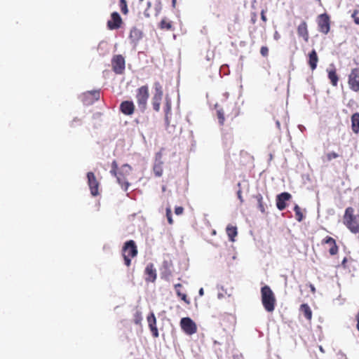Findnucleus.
<instances>
[{
	"label": "nucleus",
	"mask_w": 359,
	"mask_h": 359,
	"mask_svg": "<svg viewBox=\"0 0 359 359\" xmlns=\"http://www.w3.org/2000/svg\"><path fill=\"white\" fill-rule=\"evenodd\" d=\"M344 223L353 233H359V215L354 214V209L348 207L344 215Z\"/></svg>",
	"instance_id": "f257e3e1"
},
{
	"label": "nucleus",
	"mask_w": 359,
	"mask_h": 359,
	"mask_svg": "<svg viewBox=\"0 0 359 359\" xmlns=\"http://www.w3.org/2000/svg\"><path fill=\"white\" fill-rule=\"evenodd\" d=\"M262 303L265 310L271 313L275 309L276 299L274 293L268 285L261 288Z\"/></svg>",
	"instance_id": "f03ea898"
},
{
	"label": "nucleus",
	"mask_w": 359,
	"mask_h": 359,
	"mask_svg": "<svg viewBox=\"0 0 359 359\" xmlns=\"http://www.w3.org/2000/svg\"><path fill=\"white\" fill-rule=\"evenodd\" d=\"M136 98L139 108L142 111H144L147 107V102L149 98L148 87L143 86L138 88Z\"/></svg>",
	"instance_id": "7ed1b4c3"
},
{
	"label": "nucleus",
	"mask_w": 359,
	"mask_h": 359,
	"mask_svg": "<svg viewBox=\"0 0 359 359\" xmlns=\"http://www.w3.org/2000/svg\"><path fill=\"white\" fill-rule=\"evenodd\" d=\"M180 326L183 331L188 335L196 333L197 330L196 323L189 317L182 318L181 319Z\"/></svg>",
	"instance_id": "20e7f679"
},
{
	"label": "nucleus",
	"mask_w": 359,
	"mask_h": 359,
	"mask_svg": "<svg viewBox=\"0 0 359 359\" xmlns=\"http://www.w3.org/2000/svg\"><path fill=\"white\" fill-rule=\"evenodd\" d=\"M155 93L152 97V106L155 111L160 109L161 102L163 97L162 86L158 82L154 83Z\"/></svg>",
	"instance_id": "39448f33"
},
{
	"label": "nucleus",
	"mask_w": 359,
	"mask_h": 359,
	"mask_svg": "<svg viewBox=\"0 0 359 359\" xmlns=\"http://www.w3.org/2000/svg\"><path fill=\"white\" fill-rule=\"evenodd\" d=\"M125 64V59L121 55H116L112 58V68L116 74H121L123 72Z\"/></svg>",
	"instance_id": "423d86ee"
},
{
	"label": "nucleus",
	"mask_w": 359,
	"mask_h": 359,
	"mask_svg": "<svg viewBox=\"0 0 359 359\" xmlns=\"http://www.w3.org/2000/svg\"><path fill=\"white\" fill-rule=\"evenodd\" d=\"M318 25L320 32L325 34H327L330 29V17L326 13L320 15L318 16Z\"/></svg>",
	"instance_id": "0eeeda50"
},
{
	"label": "nucleus",
	"mask_w": 359,
	"mask_h": 359,
	"mask_svg": "<svg viewBox=\"0 0 359 359\" xmlns=\"http://www.w3.org/2000/svg\"><path fill=\"white\" fill-rule=\"evenodd\" d=\"M348 84L353 91L359 90V68L353 69L348 78Z\"/></svg>",
	"instance_id": "6e6552de"
},
{
	"label": "nucleus",
	"mask_w": 359,
	"mask_h": 359,
	"mask_svg": "<svg viewBox=\"0 0 359 359\" xmlns=\"http://www.w3.org/2000/svg\"><path fill=\"white\" fill-rule=\"evenodd\" d=\"M100 99V91L92 90L85 93L82 96V102L86 105L93 104L95 101Z\"/></svg>",
	"instance_id": "1a4fd4ad"
},
{
	"label": "nucleus",
	"mask_w": 359,
	"mask_h": 359,
	"mask_svg": "<svg viewBox=\"0 0 359 359\" xmlns=\"http://www.w3.org/2000/svg\"><path fill=\"white\" fill-rule=\"evenodd\" d=\"M123 254L127 255L128 257H134L137 254V249L134 241L130 240L125 243L123 247Z\"/></svg>",
	"instance_id": "9d476101"
},
{
	"label": "nucleus",
	"mask_w": 359,
	"mask_h": 359,
	"mask_svg": "<svg viewBox=\"0 0 359 359\" xmlns=\"http://www.w3.org/2000/svg\"><path fill=\"white\" fill-rule=\"evenodd\" d=\"M88 184L90 189L91 194L93 196L98 195L99 182L97 181L96 177L93 172H88L87 173Z\"/></svg>",
	"instance_id": "9b49d317"
},
{
	"label": "nucleus",
	"mask_w": 359,
	"mask_h": 359,
	"mask_svg": "<svg viewBox=\"0 0 359 359\" xmlns=\"http://www.w3.org/2000/svg\"><path fill=\"white\" fill-rule=\"evenodd\" d=\"M292 198L288 192H283L276 196V206L279 210H283L287 205L286 202Z\"/></svg>",
	"instance_id": "f8f14e48"
},
{
	"label": "nucleus",
	"mask_w": 359,
	"mask_h": 359,
	"mask_svg": "<svg viewBox=\"0 0 359 359\" xmlns=\"http://www.w3.org/2000/svg\"><path fill=\"white\" fill-rule=\"evenodd\" d=\"M111 19L107 22V27L109 29H117L121 27L122 19L117 12H113L111 15Z\"/></svg>",
	"instance_id": "ddd939ff"
},
{
	"label": "nucleus",
	"mask_w": 359,
	"mask_h": 359,
	"mask_svg": "<svg viewBox=\"0 0 359 359\" xmlns=\"http://www.w3.org/2000/svg\"><path fill=\"white\" fill-rule=\"evenodd\" d=\"M163 161H162V154L161 152H158L156 154L155 162L154 165V172L156 177H161L163 174Z\"/></svg>",
	"instance_id": "4468645a"
},
{
	"label": "nucleus",
	"mask_w": 359,
	"mask_h": 359,
	"mask_svg": "<svg viewBox=\"0 0 359 359\" xmlns=\"http://www.w3.org/2000/svg\"><path fill=\"white\" fill-rule=\"evenodd\" d=\"M135 105L132 101H123L120 104V110L125 115H131L133 114Z\"/></svg>",
	"instance_id": "2eb2a0df"
},
{
	"label": "nucleus",
	"mask_w": 359,
	"mask_h": 359,
	"mask_svg": "<svg viewBox=\"0 0 359 359\" xmlns=\"http://www.w3.org/2000/svg\"><path fill=\"white\" fill-rule=\"evenodd\" d=\"M147 321L149 323V327L150 328V330L152 332L153 337H158V331L156 327V319L153 313H151V314L149 316H148Z\"/></svg>",
	"instance_id": "dca6fc26"
},
{
	"label": "nucleus",
	"mask_w": 359,
	"mask_h": 359,
	"mask_svg": "<svg viewBox=\"0 0 359 359\" xmlns=\"http://www.w3.org/2000/svg\"><path fill=\"white\" fill-rule=\"evenodd\" d=\"M131 170V167L128 164H124L121 166L118 171V175L123 179V190L126 191L128 190L129 183L125 181L124 175L129 174Z\"/></svg>",
	"instance_id": "f3484780"
},
{
	"label": "nucleus",
	"mask_w": 359,
	"mask_h": 359,
	"mask_svg": "<svg viewBox=\"0 0 359 359\" xmlns=\"http://www.w3.org/2000/svg\"><path fill=\"white\" fill-rule=\"evenodd\" d=\"M145 273L148 276L145 278L146 281L154 282L156 279V269L153 264H149L145 269Z\"/></svg>",
	"instance_id": "a211bd4d"
},
{
	"label": "nucleus",
	"mask_w": 359,
	"mask_h": 359,
	"mask_svg": "<svg viewBox=\"0 0 359 359\" xmlns=\"http://www.w3.org/2000/svg\"><path fill=\"white\" fill-rule=\"evenodd\" d=\"M330 67H332V69H327L328 73V78L330 80L332 85L336 86L337 85L339 78L336 73L334 65L331 64Z\"/></svg>",
	"instance_id": "6ab92c4d"
},
{
	"label": "nucleus",
	"mask_w": 359,
	"mask_h": 359,
	"mask_svg": "<svg viewBox=\"0 0 359 359\" xmlns=\"http://www.w3.org/2000/svg\"><path fill=\"white\" fill-rule=\"evenodd\" d=\"M297 34L302 37L306 41L309 39V33L307 30V25L306 22H302L297 27Z\"/></svg>",
	"instance_id": "aec40b11"
},
{
	"label": "nucleus",
	"mask_w": 359,
	"mask_h": 359,
	"mask_svg": "<svg viewBox=\"0 0 359 359\" xmlns=\"http://www.w3.org/2000/svg\"><path fill=\"white\" fill-rule=\"evenodd\" d=\"M318 61L317 53L315 50H312L309 54V65L312 70L316 68Z\"/></svg>",
	"instance_id": "412c9836"
},
{
	"label": "nucleus",
	"mask_w": 359,
	"mask_h": 359,
	"mask_svg": "<svg viewBox=\"0 0 359 359\" xmlns=\"http://www.w3.org/2000/svg\"><path fill=\"white\" fill-rule=\"evenodd\" d=\"M351 128L355 133L359 132V113L356 112L351 116Z\"/></svg>",
	"instance_id": "4be33fe9"
},
{
	"label": "nucleus",
	"mask_w": 359,
	"mask_h": 359,
	"mask_svg": "<svg viewBox=\"0 0 359 359\" xmlns=\"http://www.w3.org/2000/svg\"><path fill=\"white\" fill-rule=\"evenodd\" d=\"M130 38L133 42H137L142 38V32L136 27H133L130 30Z\"/></svg>",
	"instance_id": "5701e85b"
},
{
	"label": "nucleus",
	"mask_w": 359,
	"mask_h": 359,
	"mask_svg": "<svg viewBox=\"0 0 359 359\" xmlns=\"http://www.w3.org/2000/svg\"><path fill=\"white\" fill-rule=\"evenodd\" d=\"M254 197L257 202V207H258L259 210L262 213H264L266 212V205L264 204V203L263 202V197H262V194H257Z\"/></svg>",
	"instance_id": "b1692460"
},
{
	"label": "nucleus",
	"mask_w": 359,
	"mask_h": 359,
	"mask_svg": "<svg viewBox=\"0 0 359 359\" xmlns=\"http://www.w3.org/2000/svg\"><path fill=\"white\" fill-rule=\"evenodd\" d=\"M226 233L229 238V241H234V237L237 236V228L231 225H228L226 229Z\"/></svg>",
	"instance_id": "393cba45"
},
{
	"label": "nucleus",
	"mask_w": 359,
	"mask_h": 359,
	"mask_svg": "<svg viewBox=\"0 0 359 359\" xmlns=\"http://www.w3.org/2000/svg\"><path fill=\"white\" fill-rule=\"evenodd\" d=\"M300 310L306 318H307L308 320H310L311 318L312 312L310 307L307 304H304L301 305Z\"/></svg>",
	"instance_id": "a878e982"
},
{
	"label": "nucleus",
	"mask_w": 359,
	"mask_h": 359,
	"mask_svg": "<svg viewBox=\"0 0 359 359\" xmlns=\"http://www.w3.org/2000/svg\"><path fill=\"white\" fill-rule=\"evenodd\" d=\"M182 285L180 283H177L175 285V288L176 290V294L178 297H181V299L185 302L187 304H189V301L187 299V297L185 294H180V290L178 289L181 287Z\"/></svg>",
	"instance_id": "bb28decb"
},
{
	"label": "nucleus",
	"mask_w": 359,
	"mask_h": 359,
	"mask_svg": "<svg viewBox=\"0 0 359 359\" xmlns=\"http://www.w3.org/2000/svg\"><path fill=\"white\" fill-rule=\"evenodd\" d=\"M109 172L111 175L116 177L117 182L121 186L122 188H123V179L121 178V177L118 175L117 170L111 169Z\"/></svg>",
	"instance_id": "cd10ccee"
},
{
	"label": "nucleus",
	"mask_w": 359,
	"mask_h": 359,
	"mask_svg": "<svg viewBox=\"0 0 359 359\" xmlns=\"http://www.w3.org/2000/svg\"><path fill=\"white\" fill-rule=\"evenodd\" d=\"M294 211L295 212L296 219L298 222H301L303 219V214L301 212V209L299 205H296L294 208Z\"/></svg>",
	"instance_id": "c85d7f7f"
},
{
	"label": "nucleus",
	"mask_w": 359,
	"mask_h": 359,
	"mask_svg": "<svg viewBox=\"0 0 359 359\" xmlns=\"http://www.w3.org/2000/svg\"><path fill=\"white\" fill-rule=\"evenodd\" d=\"M217 118L220 125H223L224 122V114L222 109H219L217 111Z\"/></svg>",
	"instance_id": "c756f323"
},
{
	"label": "nucleus",
	"mask_w": 359,
	"mask_h": 359,
	"mask_svg": "<svg viewBox=\"0 0 359 359\" xmlns=\"http://www.w3.org/2000/svg\"><path fill=\"white\" fill-rule=\"evenodd\" d=\"M120 7L123 13L126 14L128 12L127 3L126 0H120Z\"/></svg>",
	"instance_id": "7c9ffc66"
},
{
	"label": "nucleus",
	"mask_w": 359,
	"mask_h": 359,
	"mask_svg": "<svg viewBox=\"0 0 359 359\" xmlns=\"http://www.w3.org/2000/svg\"><path fill=\"white\" fill-rule=\"evenodd\" d=\"M323 243L325 244L329 245L330 246L336 244L334 238L330 236H327L324 240Z\"/></svg>",
	"instance_id": "2f4dec72"
},
{
	"label": "nucleus",
	"mask_w": 359,
	"mask_h": 359,
	"mask_svg": "<svg viewBox=\"0 0 359 359\" xmlns=\"http://www.w3.org/2000/svg\"><path fill=\"white\" fill-rule=\"evenodd\" d=\"M166 217H167L169 224H172L173 223V221L172 219V213H171V210H170V207L166 208Z\"/></svg>",
	"instance_id": "473e14b6"
},
{
	"label": "nucleus",
	"mask_w": 359,
	"mask_h": 359,
	"mask_svg": "<svg viewBox=\"0 0 359 359\" xmlns=\"http://www.w3.org/2000/svg\"><path fill=\"white\" fill-rule=\"evenodd\" d=\"M171 23L170 22H166L165 20H163L161 22V27L162 29H171Z\"/></svg>",
	"instance_id": "72a5a7b5"
},
{
	"label": "nucleus",
	"mask_w": 359,
	"mask_h": 359,
	"mask_svg": "<svg viewBox=\"0 0 359 359\" xmlns=\"http://www.w3.org/2000/svg\"><path fill=\"white\" fill-rule=\"evenodd\" d=\"M337 251H338V248L336 244L330 246V248L329 250V252L330 255H334L337 254Z\"/></svg>",
	"instance_id": "f704fd0d"
},
{
	"label": "nucleus",
	"mask_w": 359,
	"mask_h": 359,
	"mask_svg": "<svg viewBox=\"0 0 359 359\" xmlns=\"http://www.w3.org/2000/svg\"><path fill=\"white\" fill-rule=\"evenodd\" d=\"M337 157H339V154L335 153V152H334V151L328 153L327 154V161H329L332 160L333 158H336Z\"/></svg>",
	"instance_id": "c9c22d12"
},
{
	"label": "nucleus",
	"mask_w": 359,
	"mask_h": 359,
	"mask_svg": "<svg viewBox=\"0 0 359 359\" xmlns=\"http://www.w3.org/2000/svg\"><path fill=\"white\" fill-rule=\"evenodd\" d=\"M260 53L262 56L266 57L269 54V48L266 46H262L260 49Z\"/></svg>",
	"instance_id": "e433bc0d"
},
{
	"label": "nucleus",
	"mask_w": 359,
	"mask_h": 359,
	"mask_svg": "<svg viewBox=\"0 0 359 359\" xmlns=\"http://www.w3.org/2000/svg\"><path fill=\"white\" fill-rule=\"evenodd\" d=\"M170 110H171V104L168 101H167L165 108V119L166 120L168 119V114L170 111Z\"/></svg>",
	"instance_id": "4c0bfd02"
},
{
	"label": "nucleus",
	"mask_w": 359,
	"mask_h": 359,
	"mask_svg": "<svg viewBox=\"0 0 359 359\" xmlns=\"http://www.w3.org/2000/svg\"><path fill=\"white\" fill-rule=\"evenodd\" d=\"M123 257L126 265L128 266H130V263H131V260L130 259V257H128L127 255H124V254H123Z\"/></svg>",
	"instance_id": "58836bf2"
},
{
	"label": "nucleus",
	"mask_w": 359,
	"mask_h": 359,
	"mask_svg": "<svg viewBox=\"0 0 359 359\" xmlns=\"http://www.w3.org/2000/svg\"><path fill=\"white\" fill-rule=\"evenodd\" d=\"M141 320H142V317H141L140 314L138 312H137L136 315H135V318L134 320L135 323L140 324Z\"/></svg>",
	"instance_id": "ea45409f"
},
{
	"label": "nucleus",
	"mask_w": 359,
	"mask_h": 359,
	"mask_svg": "<svg viewBox=\"0 0 359 359\" xmlns=\"http://www.w3.org/2000/svg\"><path fill=\"white\" fill-rule=\"evenodd\" d=\"M184 208L181 206L176 207L175 209V213L177 215L182 214Z\"/></svg>",
	"instance_id": "a19ab883"
},
{
	"label": "nucleus",
	"mask_w": 359,
	"mask_h": 359,
	"mask_svg": "<svg viewBox=\"0 0 359 359\" xmlns=\"http://www.w3.org/2000/svg\"><path fill=\"white\" fill-rule=\"evenodd\" d=\"M337 356L338 359H347L346 354L341 351L337 353Z\"/></svg>",
	"instance_id": "79ce46f5"
},
{
	"label": "nucleus",
	"mask_w": 359,
	"mask_h": 359,
	"mask_svg": "<svg viewBox=\"0 0 359 359\" xmlns=\"http://www.w3.org/2000/svg\"><path fill=\"white\" fill-rule=\"evenodd\" d=\"M111 169H114V170H117L118 169V164H117L116 161H114L111 163Z\"/></svg>",
	"instance_id": "37998d69"
},
{
	"label": "nucleus",
	"mask_w": 359,
	"mask_h": 359,
	"mask_svg": "<svg viewBox=\"0 0 359 359\" xmlns=\"http://www.w3.org/2000/svg\"><path fill=\"white\" fill-rule=\"evenodd\" d=\"M237 195H238V198H239L240 201L241 203H243V197H242V195H241V190L238 191Z\"/></svg>",
	"instance_id": "c03bdc74"
},
{
	"label": "nucleus",
	"mask_w": 359,
	"mask_h": 359,
	"mask_svg": "<svg viewBox=\"0 0 359 359\" xmlns=\"http://www.w3.org/2000/svg\"><path fill=\"white\" fill-rule=\"evenodd\" d=\"M261 19H262L263 21H264V22H266V16H265V15H264V11H262V13H261Z\"/></svg>",
	"instance_id": "a18cd8bd"
},
{
	"label": "nucleus",
	"mask_w": 359,
	"mask_h": 359,
	"mask_svg": "<svg viewBox=\"0 0 359 359\" xmlns=\"http://www.w3.org/2000/svg\"><path fill=\"white\" fill-rule=\"evenodd\" d=\"M80 121H81V120L79 119L78 118H74L73 119V121H72L71 126H74V122H80Z\"/></svg>",
	"instance_id": "49530a36"
},
{
	"label": "nucleus",
	"mask_w": 359,
	"mask_h": 359,
	"mask_svg": "<svg viewBox=\"0 0 359 359\" xmlns=\"http://www.w3.org/2000/svg\"><path fill=\"white\" fill-rule=\"evenodd\" d=\"M358 12V11L357 10H355V11H354V12H353V13H352V15H351V17H352L354 20H355V18H357V17H356V15H357Z\"/></svg>",
	"instance_id": "de8ad7c7"
},
{
	"label": "nucleus",
	"mask_w": 359,
	"mask_h": 359,
	"mask_svg": "<svg viewBox=\"0 0 359 359\" xmlns=\"http://www.w3.org/2000/svg\"><path fill=\"white\" fill-rule=\"evenodd\" d=\"M198 294L200 296H203L204 294V290H203V288H201L198 291Z\"/></svg>",
	"instance_id": "09e8293b"
},
{
	"label": "nucleus",
	"mask_w": 359,
	"mask_h": 359,
	"mask_svg": "<svg viewBox=\"0 0 359 359\" xmlns=\"http://www.w3.org/2000/svg\"><path fill=\"white\" fill-rule=\"evenodd\" d=\"M276 126L278 129H280V123L279 121H276Z\"/></svg>",
	"instance_id": "8fccbe9b"
},
{
	"label": "nucleus",
	"mask_w": 359,
	"mask_h": 359,
	"mask_svg": "<svg viewBox=\"0 0 359 359\" xmlns=\"http://www.w3.org/2000/svg\"><path fill=\"white\" fill-rule=\"evenodd\" d=\"M163 266L166 269L168 267V262L167 261L163 262Z\"/></svg>",
	"instance_id": "3c124183"
},
{
	"label": "nucleus",
	"mask_w": 359,
	"mask_h": 359,
	"mask_svg": "<svg viewBox=\"0 0 359 359\" xmlns=\"http://www.w3.org/2000/svg\"><path fill=\"white\" fill-rule=\"evenodd\" d=\"M310 287H311V292H315L316 289H315L314 286H313V285H310Z\"/></svg>",
	"instance_id": "603ef678"
},
{
	"label": "nucleus",
	"mask_w": 359,
	"mask_h": 359,
	"mask_svg": "<svg viewBox=\"0 0 359 359\" xmlns=\"http://www.w3.org/2000/svg\"><path fill=\"white\" fill-rule=\"evenodd\" d=\"M354 22L355 24L359 25V18H355Z\"/></svg>",
	"instance_id": "864d4df0"
},
{
	"label": "nucleus",
	"mask_w": 359,
	"mask_h": 359,
	"mask_svg": "<svg viewBox=\"0 0 359 359\" xmlns=\"http://www.w3.org/2000/svg\"><path fill=\"white\" fill-rule=\"evenodd\" d=\"M299 128L300 129V130L303 131L304 129H305L304 126H302V125H299Z\"/></svg>",
	"instance_id": "5fc2aeb1"
},
{
	"label": "nucleus",
	"mask_w": 359,
	"mask_h": 359,
	"mask_svg": "<svg viewBox=\"0 0 359 359\" xmlns=\"http://www.w3.org/2000/svg\"><path fill=\"white\" fill-rule=\"evenodd\" d=\"M217 297H218L219 299H222L223 297V294L222 293H219L217 294Z\"/></svg>",
	"instance_id": "6e6d98bb"
},
{
	"label": "nucleus",
	"mask_w": 359,
	"mask_h": 359,
	"mask_svg": "<svg viewBox=\"0 0 359 359\" xmlns=\"http://www.w3.org/2000/svg\"><path fill=\"white\" fill-rule=\"evenodd\" d=\"M175 4H176V0H172V6H175Z\"/></svg>",
	"instance_id": "4d7b16f0"
},
{
	"label": "nucleus",
	"mask_w": 359,
	"mask_h": 359,
	"mask_svg": "<svg viewBox=\"0 0 359 359\" xmlns=\"http://www.w3.org/2000/svg\"><path fill=\"white\" fill-rule=\"evenodd\" d=\"M320 351H321L322 352L323 351V348H322V347H320Z\"/></svg>",
	"instance_id": "13d9d810"
}]
</instances>
